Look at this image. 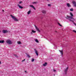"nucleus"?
Instances as JSON below:
<instances>
[{
  "mask_svg": "<svg viewBox=\"0 0 76 76\" xmlns=\"http://www.w3.org/2000/svg\"><path fill=\"white\" fill-rule=\"evenodd\" d=\"M31 10H29L28 12H27V14L28 15H29L30 13H31Z\"/></svg>",
  "mask_w": 76,
  "mask_h": 76,
  "instance_id": "nucleus-15",
  "label": "nucleus"
},
{
  "mask_svg": "<svg viewBox=\"0 0 76 76\" xmlns=\"http://www.w3.org/2000/svg\"><path fill=\"white\" fill-rule=\"evenodd\" d=\"M28 57H30V56L29 55H28Z\"/></svg>",
  "mask_w": 76,
  "mask_h": 76,
  "instance_id": "nucleus-29",
  "label": "nucleus"
},
{
  "mask_svg": "<svg viewBox=\"0 0 76 76\" xmlns=\"http://www.w3.org/2000/svg\"><path fill=\"white\" fill-rule=\"evenodd\" d=\"M72 3H73V4L74 6H75V7H76V1H73Z\"/></svg>",
  "mask_w": 76,
  "mask_h": 76,
  "instance_id": "nucleus-5",
  "label": "nucleus"
},
{
  "mask_svg": "<svg viewBox=\"0 0 76 76\" xmlns=\"http://www.w3.org/2000/svg\"><path fill=\"white\" fill-rule=\"evenodd\" d=\"M54 75V76H55V75Z\"/></svg>",
  "mask_w": 76,
  "mask_h": 76,
  "instance_id": "nucleus-36",
  "label": "nucleus"
},
{
  "mask_svg": "<svg viewBox=\"0 0 76 76\" xmlns=\"http://www.w3.org/2000/svg\"><path fill=\"white\" fill-rule=\"evenodd\" d=\"M30 7H32V8H33L34 10H35V7L33 5H30Z\"/></svg>",
  "mask_w": 76,
  "mask_h": 76,
  "instance_id": "nucleus-9",
  "label": "nucleus"
},
{
  "mask_svg": "<svg viewBox=\"0 0 76 76\" xmlns=\"http://www.w3.org/2000/svg\"><path fill=\"white\" fill-rule=\"evenodd\" d=\"M2 31L4 34H6V33H7V32H8V31L7 30H3Z\"/></svg>",
  "mask_w": 76,
  "mask_h": 76,
  "instance_id": "nucleus-6",
  "label": "nucleus"
},
{
  "mask_svg": "<svg viewBox=\"0 0 76 76\" xmlns=\"http://www.w3.org/2000/svg\"><path fill=\"white\" fill-rule=\"evenodd\" d=\"M42 13H46V11H45V10H42Z\"/></svg>",
  "mask_w": 76,
  "mask_h": 76,
  "instance_id": "nucleus-12",
  "label": "nucleus"
},
{
  "mask_svg": "<svg viewBox=\"0 0 76 76\" xmlns=\"http://www.w3.org/2000/svg\"><path fill=\"white\" fill-rule=\"evenodd\" d=\"M0 64H1V61H0Z\"/></svg>",
  "mask_w": 76,
  "mask_h": 76,
  "instance_id": "nucleus-31",
  "label": "nucleus"
},
{
  "mask_svg": "<svg viewBox=\"0 0 76 76\" xmlns=\"http://www.w3.org/2000/svg\"><path fill=\"white\" fill-rule=\"evenodd\" d=\"M10 16H11V17L12 18V19H14V20H15V21H18V19L17 18H15V17L13 16V15H11Z\"/></svg>",
  "mask_w": 76,
  "mask_h": 76,
  "instance_id": "nucleus-1",
  "label": "nucleus"
},
{
  "mask_svg": "<svg viewBox=\"0 0 76 76\" xmlns=\"http://www.w3.org/2000/svg\"><path fill=\"white\" fill-rule=\"evenodd\" d=\"M73 31L74 32H75V33H76V31H75V30H73Z\"/></svg>",
  "mask_w": 76,
  "mask_h": 76,
  "instance_id": "nucleus-25",
  "label": "nucleus"
},
{
  "mask_svg": "<svg viewBox=\"0 0 76 76\" xmlns=\"http://www.w3.org/2000/svg\"><path fill=\"white\" fill-rule=\"evenodd\" d=\"M4 40L1 41L0 40V43L3 44L4 43Z\"/></svg>",
  "mask_w": 76,
  "mask_h": 76,
  "instance_id": "nucleus-11",
  "label": "nucleus"
},
{
  "mask_svg": "<svg viewBox=\"0 0 76 76\" xmlns=\"http://www.w3.org/2000/svg\"><path fill=\"white\" fill-rule=\"evenodd\" d=\"M66 5L67 6L69 7H71V6L70 5L69 3H67Z\"/></svg>",
  "mask_w": 76,
  "mask_h": 76,
  "instance_id": "nucleus-8",
  "label": "nucleus"
},
{
  "mask_svg": "<svg viewBox=\"0 0 76 76\" xmlns=\"http://www.w3.org/2000/svg\"><path fill=\"white\" fill-rule=\"evenodd\" d=\"M68 69H69V67H66V69H65V70L64 71V72H65V75H66V74L67 73V70H68Z\"/></svg>",
  "mask_w": 76,
  "mask_h": 76,
  "instance_id": "nucleus-3",
  "label": "nucleus"
},
{
  "mask_svg": "<svg viewBox=\"0 0 76 76\" xmlns=\"http://www.w3.org/2000/svg\"><path fill=\"white\" fill-rule=\"evenodd\" d=\"M22 3V1H20L19 2V4H21V3Z\"/></svg>",
  "mask_w": 76,
  "mask_h": 76,
  "instance_id": "nucleus-24",
  "label": "nucleus"
},
{
  "mask_svg": "<svg viewBox=\"0 0 76 76\" xmlns=\"http://www.w3.org/2000/svg\"><path fill=\"white\" fill-rule=\"evenodd\" d=\"M7 43L8 44H11L12 43V41L10 40H7L6 41Z\"/></svg>",
  "mask_w": 76,
  "mask_h": 76,
  "instance_id": "nucleus-2",
  "label": "nucleus"
},
{
  "mask_svg": "<svg viewBox=\"0 0 76 76\" xmlns=\"http://www.w3.org/2000/svg\"><path fill=\"white\" fill-rule=\"evenodd\" d=\"M16 57H17V56H16Z\"/></svg>",
  "mask_w": 76,
  "mask_h": 76,
  "instance_id": "nucleus-37",
  "label": "nucleus"
},
{
  "mask_svg": "<svg viewBox=\"0 0 76 76\" xmlns=\"http://www.w3.org/2000/svg\"><path fill=\"white\" fill-rule=\"evenodd\" d=\"M3 12H4V10H2Z\"/></svg>",
  "mask_w": 76,
  "mask_h": 76,
  "instance_id": "nucleus-33",
  "label": "nucleus"
},
{
  "mask_svg": "<svg viewBox=\"0 0 76 76\" xmlns=\"http://www.w3.org/2000/svg\"><path fill=\"white\" fill-rule=\"evenodd\" d=\"M48 6L50 7L51 6V5L50 4H48Z\"/></svg>",
  "mask_w": 76,
  "mask_h": 76,
  "instance_id": "nucleus-23",
  "label": "nucleus"
},
{
  "mask_svg": "<svg viewBox=\"0 0 76 76\" xmlns=\"http://www.w3.org/2000/svg\"><path fill=\"white\" fill-rule=\"evenodd\" d=\"M25 73H26L27 71H25Z\"/></svg>",
  "mask_w": 76,
  "mask_h": 76,
  "instance_id": "nucleus-30",
  "label": "nucleus"
},
{
  "mask_svg": "<svg viewBox=\"0 0 76 76\" xmlns=\"http://www.w3.org/2000/svg\"><path fill=\"white\" fill-rule=\"evenodd\" d=\"M56 70H53V72H56Z\"/></svg>",
  "mask_w": 76,
  "mask_h": 76,
  "instance_id": "nucleus-28",
  "label": "nucleus"
},
{
  "mask_svg": "<svg viewBox=\"0 0 76 76\" xmlns=\"http://www.w3.org/2000/svg\"><path fill=\"white\" fill-rule=\"evenodd\" d=\"M32 32H33V33H35V32H36V31L33 30H32Z\"/></svg>",
  "mask_w": 76,
  "mask_h": 76,
  "instance_id": "nucleus-20",
  "label": "nucleus"
},
{
  "mask_svg": "<svg viewBox=\"0 0 76 76\" xmlns=\"http://www.w3.org/2000/svg\"><path fill=\"white\" fill-rule=\"evenodd\" d=\"M47 64V62H45V63L43 64V66H46Z\"/></svg>",
  "mask_w": 76,
  "mask_h": 76,
  "instance_id": "nucleus-14",
  "label": "nucleus"
},
{
  "mask_svg": "<svg viewBox=\"0 0 76 76\" xmlns=\"http://www.w3.org/2000/svg\"><path fill=\"white\" fill-rule=\"evenodd\" d=\"M0 32H1V31H0Z\"/></svg>",
  "mask_w": 76,
  "mask_h": 76,
  "instance_id": "nucleus-35",
  "label": "nucleus"
},
{
  "mask_svg": "<svg viewBox=\"0 0 76 76\" xmlns=\"http://www.w3.org/2000/svg\"><path fill=\"white\" fill-rule=\"evenodd\" d=\"M47 1H49V0H46Z\"/></svg>",
  "mask_w": 76,
  "mask_h": 76,
  "instance_id": "nucleus-34",
  "label": "nucleus"
},
{
  "mask_svg": "<svg viewBox=\"0 0 76 76\" xmlns=\"http://www.w3.org/2000/svg\"><path fill=\"white\" fill-rule=\"evenodd\" d=\"M35 50V52L37 56H38V52L37 51V50H36V49L34 50Z\"/></svg>",
  "mask_w": 76,
  "mask_h": 76,
  "instance_id": "nucleus-7",
  "label": "nucleus"
},
{
  "mask_svg": "<svg viewBox=\"0 0 76 76\" xmlns=\"http://www.w3.org/2000/svg\"><path fill=\"white\" fill-rule=\"evenodd\" d=\"M32 62H34V59H33L31 60Z\"/></svg>",
  "mask_w": 76,
  "mask_h": 76,
  "instance_id": "nucleus-22",
  "label": "nucleus"
},
{
  "mask_svg": "<svg viewBox=\"0 0 76 76\" xmlns=\"http://www.w3.org/2000/svg\"><path fill=\"white\" fill-rule=\"evenodd\" d=\"M31 34H32V32H31Z\"/></svg>",
  "mask_w": 76,
  "mask_h": 76,
  "instance_id": "nucleus-32",
  "label": "nucleus"
},
{
  "mask_svg": "<svg viewBox=\"0 0 76 76\" xmlns=\"http://www.w3.org/2000/svg\"><path fill=\"white\" fill-rule=\"evenodd\" d=\"M32 4H37V2H33L32 3Z\"/></svg>",
  "mask_w": 76,
  "mask_h": 76,
  "instance_id": "nucleus-17",
  "label": "nucleus"
},
{
  "mask_svg": "<svg viewBox=\"0 0 76 76\" xmlns=\"http://www.w3.org/2000/svg\"><path fill=\"white\" fill-rule=\"evenodd\" d=\"M70 11H73V8H72L70 9Z\"/></svg>",
  "mask_w": 76,
  "mask_h": 76,
  "instance_id": "nucleus-21",
  "label": "nucleus"
},
{
  "mask_svg": "<svg viewBox=\"0 0 76 76\" xmlns=\"http://www.w3.org/2000/svg\"><path fill=\"white\" fill-rule=\"evenodd\" d=\"M25 61V59H24V60L22 61V62Z\"/></svg>",
  "mask_w": 76,
  "mask_h": 76,
  "instance_id": "nucleus-27",
  "label": "nucleus"
},
{
  "mask_svg": "<svg viewBox=\"0 0 76 76\" xmlns=\"http://www.w3.org/2000/svg\"><path fill=\"white\" fill-rule=\"evenodd\" d=\"M35 41H36V42H38V40L37 39H36L35 40Z\"/></svg>",
  "mask_w": 76,
  "mask_h": 76,
  "instance_id": "nucleus-19",
  "label": "nucleus"
},
{
  "mask_svg": "<svg viewBox=\"0 0 76 76\" xmlns=\"http://www.w3.org/2000/svg\"><path fill=\"white\" fill-rule=\"evenodd\" d=\"M70 15L71 16H71V17H73V14H72V13L70 12Z\"/></svg>",
  "mask_w": 76,
  "mask_h": 76,
  "instance_id": "nucleus-16",
  "label": "nucleus"
},
{
  "mask_svg": "<svg viewBox=\"0 0 76 76\" xmlns=\"http://www.w3.org/2000/svg\"><path fill=\"white\" fill-rule=\"evenodd\" d=\"M18 6L19 8H20V9H23V7H22V6H20L19 4H18Z\"/></svg>",
  "mask_w": 76,
  "mask_h": 76,
  "instance_id": "nucleus-10",
  "label": "nucleus"
},
{
  "mask_svg": "<svg viewBox=\"0 0 76 76\" xmlns=\"http://www.w3.org/2000/svg\"><path fill=\"white\" fill-rule=\"evenodd\" d=\"M58 24L59 25V26H61V24H60L59 23H58Z\"/></svg>",
  "mask_w": 76,
  "mask_h": 76,
  "instance_id": "nucleus-26",
  "label": "nucleus"
},
{
  "mask_svg": "<svg viewBox=\"0 0 76 76\" xmlns=\"http://www.w3.org/2000/svg\"><path fill=\"white\" fill-rule=\"evenodd\" d=\"M35 28L37 30V31L39 32H40V30H39V28H38V27L36 26H35Z\"/></svg>",
  "mask_w": 76,
  "mask_h": 76,
  "instance_id": "nucleus-4",
  "label": "nucleus"
},
{
  "mask_svg": "<svg viewBox=\"0 0 76 76\" xmlns=\"http://www.w3.org/2000/svg\"><path fill=\"white\" fill-rule=\"evenodd\" d=\"M60 52L61 53V54L62 56H63V50H59Z\"/></svg>",
  "mask_w": 76,
  "mask_h": 76,
  "instance_id": "nucleus-13",
  "label": "nucleus"
},
{
  "mask_svg": "<svg viewBox=\"0 0 76 76\" xmlns=\"http://www.w3.org/2000/svg\"><path fill=\"white\" fill-rule=\"evenodd\" d=\"M18 44H21V42L20 41L18 42Z\"/></svg>",
  "mask_w": 76,
  "mask_h": 76,
  "instance_id": "nucleus-18",
  "label": "nucleus"
}]
</instances>
